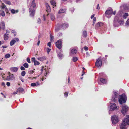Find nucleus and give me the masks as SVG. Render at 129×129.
<instances>
[{"label":"nucleus","mask_w":129,"mask_h":129,"mask_svg":"<svg viewBox=\"0 0 129 129\" xmlns=\"http://www.w3.org/2000/svg\"><path fill=\"white\" fill-rule=\"evenodd\" d=\"M44 68V67L43 66H42V68L41 69V71L42 73V71H43Z\"/></svg>","instance_id":"obj_63"},{"label":"nucleus","mask_w":129,"mask_h":129,"mask_svg":"<svg viewBox=\"0 0 129 129\" xmlns=\"http://www.w3.org/2000/svg\"><path fill=\"white\" fill-rule=\"evenodd\" d=\"M50 3L53 6H56V3L55 1H54V0H51Z\"/></svg>","instance_id":"obj_23"},{"label":"nucleus","mask_w":129,"mask_h":129,"mask_svg":"<svg viewBox=\"0 0 129 129\" xmlns=\"http://www.w3.org/2000/svg\"><path fill=\"white\" fill-rule=\"evenodd\" d=\"M2 7L3 9L6 8V6L3 3H2Z\"/></svg>","instance_id":"obj_40"},{"label":"nucleus","mask_w":129,"mask_h":129,"mask_svg":"<svg viewBox=\"0 0 129 129\" xmlns=\"http://www.w3.org/2000/svg\"><path fill=\"white\" fill-rule=\"evenodd\" d=\"M11 32L14 33V36H16V35L17 34H16V32L15 31V30H12L11 31Z\"/></svg>","instance_id":"obj_41"},{"label":"nucleus","mask_w":129,"mask_h":129,"mask_svg":"<svg viewBox=\"0 0 129 129\" xmlns=\"http://www.w3.org/2000/svg\"><path fill=\"white\" fill-rule=\"evenodd\" d=\"M10 54H6L5 56V57L6 58H8L10 57Z\"/></svg>","instance_id":"obj_35"},{"label":"nucleus","mask_w":129,"mask_h":129,"mask_svg":"<svg viewBox=\"0 0 129 129\" xmlns=\"http://www.w3.org/2000/svg\"><path fill=\"white\" fill-rule=\"evenodd\" d=\"M5 3L6 4H7L9 5H11V3L9 1H7Z\"/></svg>","instance_id":"obj_44"},{"label":"nucleus","mask_w":129,"mask_h":129,"mask_svg":"<svg viewBox=\"0 0 129 129\" xmlns=\"http://www.w3.org/2000/svg\"><path fill=\"white\" fill-rule=\"evenodd\" d=\"M129 15L127 13H125L123 16V17L124 19H126L127 16Z\"/></svg>","instance_id":"obj_29"},{"label":"nucleus","mask_w":129,"mask_h":129,"mask_svg":"<svg viewBox=\"0 0 129 129\" xmlns=\"http://www.w3.org/2000/svg\"><path fill=\"white\" fill-rule=\"evenodd\" d=\"M29 10L30 16L31 17H33L35 13V10L34 9H32L31 8H30Z\"/></svg>","instance_id":"obj_10"},{"label":"nucleus","mask_w":129,"mask_h":129,"mask_svg":"<svg viewBox=\"0 0 129 129\" xmlns=\"http://www.w3.org/2000/svg\"><path fill=\"white\" fill-rule=\"evenodd\" d=\"M97 9H100V8L99 7V4H98L97 5V8H96Z\"/></svg>","instance_id":"obj_64"},{"label":"nucleus","mask_w":129,"mask_h":129,"mask_svg":"<svg viewBox=\"0 0 129 129\" xmlns=\"http://www.w3.org/2000/svg\"><path fill=\"white\" fill-rule=\"evenodd\" d=\"M50 41L51 42H54V37L53 36L50 34Z\"/></svg>","instance_id":"obj_22"},{"label":"nucleus","mask_w":129,"mask_h":129,"mask_svg":"<svg viewBox=\"0 0 129 129\" xmlns=\"http://www.w3.org/2000/svg\"><path fill=\"white\" fill-rule=\"evenodd\" d=\"M6 34H7V35H9V33H10V31H9V30H6Z\"/></svg>","instance_id":"obj_61"},{"label":"nucleus","mask_w":129,"mask_h":129,"mask_svg":"<svg viewBox=\"0 0 129 129\" xmlns=\"http://www.w3.org/2000/svg\"><path fill=\"white\" fill-rule=\"evenodd\" d=\"M127 100V97L124 94H123L120 95V98L119 99V103L122 104L123 103L126 102Z\"/></svg>","instance_id":"obj_2"},{"label":"nucleus","mask_w":129,"mask_h":129,"mask_svg":"<svg viewBox=\"0 0 129 129\" xmlns=\"http://www.w3.org/2000/svg\"><path fill=\"white\" fill-rule=\"evenodd\" d=\"M1 85L2 86H4V87H5V83L4 82H2V83Z\"/></svg>","instance_id":"obj_60"},{"label":"nucleus","mask_w":129,"mask_h":129,"mask_svg":"<svg viewBox=\"0 0 129 129\" xmlns=\"http://www.w3.org/2000/svg\"><path fill=\"white\" fill-rule=\"evenodd\" d=\"M66 10L65 9H60L58 12L59 13H61L65 12Z\"/></svg>","instance_id":"obj_28"},{"label":"nucleus","mask_w":129,"mask_h":129,"mask_svg":"<svg viewBox=\"0 0 129 129\" xmlns=\"http://www.w3.org/2000/svg\"><path fill=\"white\" fill-rule=\"evenodd\" d=\"M51 49L50 48H47V51L48 54L49 53V52H50Z\"/></svg>","instance_id":"obj_47"},{"label":"nucleus","mask_w":129,"mask_h":129,"mask_svg":"<svg viewBox=\"0 0 129 129\" xmlns=\"http://www.w3.org/2000/svg\"><path fill=\"white\" fill-rule=\"evenodd\" d=\"M100 81L103 84H105L107 83L106 80L105 79L101 78L100 79Z\"/></svg>","instance_id":"obj_16"},{"label":"nucleus","mask_w":129,"mask_h":129,"mask_svg":"<svg viewBox=\"0 0 129 129\" xmlns=\"http://www.w3.org/2000/svg\"><path fill=\"white\" fill-rule=\"evenodd\" d=\"M62 41L61 39H60L57 41L56 43V47L59 49L62 48Z\"/></svg>","instance_id":"obj_5"},{"label":"nucleus","mask_w":129,"mask_h":129,"mask_svg":"<svg viewBox=\"0 0 129 129\" xmlns=\"http://www.w3.org/2000/svg\"><path fill=\"white\" fill-rule=\"evenodd\" d=\"M129 108L126 105H124L122 106V109L121 112L123 115H125L128 111Z\"/></svg>","instance_id":"obj_4"},{"label":"nucleus","mask_w":129,"mask_h":129,"mask_svg":"<svg viewBox=\"0 0 129 129\" xmlns=\"http://www.w3.org/2000/svg\"><path fill=\"white\" fill-rule=\"evenodd\" d=\"M36 84L35 83H32L31 84V86H32L34 87L36 86Z\"/></svg>","instance_id":"obj_46"},{"label":"nucleus","mask_w":129,"mask_h":129,"mask_svg":"<svg viewBox=\"0 0 129 129\" xmlns=\"http://www.w3.org/2000/svg\"><path fill=\"white\" fill-rule=\"evenodd\" d=\"M27 61L29 63H30L31 62L30 60V59L28 57L26 59Z\"/></svg>","instance_id":"obj_43"},{"label":"nucleus","mask_w":129,"mask_h":129,"mask_svg":"<svg viewBox=\"0 0 129 129\" xmlns=\"http://www.w3.org/2000/svg\"><path fill=\"white\" fill-rule=\"evenodd\" d=\"M51 19L53 21L55 19V17L54 15H51Z\"/></svg>","instance_id":"obj_37"},{"label":"nucleus","mask_w":129,"mask_h":129,"mask_svg":"<svg viewBox=\"0 0 129 129\" xmlns=\"http://www.w3.org/2000/svg\"><path fill=\"white\" fill-rule=\"evenodd\" d=\"M129 124V115H128L123 120L122 122L120 125V129H126V126Z\"/></svg>","instance_id":"obj_1"},{"label":"nucleus","mask_w":129,"mask_h":129,"mask_svg":"<svg viewBox=\"0 0 129 129\" xmlns=\"http://www.w3.org/2000/svg\"><path fill=\"white\" fill-rule=\"evenodd\" d=\"M38 59L41 61H43L46 59V58L45 57H41L38 58Z\"/></svg>","instance_id":"obj_19"},{"label":"nucleus","mask_w":129,"mask_h":129,"mask_svg":"<svg viewBox=\"0 0 129 129\" xmlns=\"http://www.w3.org/2000/svg\"><path fill=\"white\" fill-rule=\"evenodd\" d=\"M126 24L127 25H129V19H128L126 21Z\"/></svg>","instance_id":"obj_54"},{"label":"nucleus","mask_w":129,"mask_h":129,"mask_svg":"<svg viewBox=\"0 0 129 129\" xmlns=\"http://www.w3.org/2000/svg\"><path fill=\"white\" fill-rule=\"evenodd\" d=\"M15 41V42L16 41H18L19 40V39L18 38H14Z\"/></svg>","instance_id":"obj_55"},{"label":"nucleus","mask_w":129,"mask_h":129,"mask_svg":"<svg viewBox=\"0 0 129 129\" xmlns=\"http://www.w3.org/2000/svg\"><path fill=\"white\" fill-rule=\"evenodd\" d=\"M35 0H33L32 1L31 5V7H32L33 8H34L35 7L36 5L35 3Z\"/></svg>","instance_id":"obj_17"},{"label":"nucleus","mask_w":129,"mask_h":129,"mask_svg":"<svg viewBox=\"0 0 129 129\" xmlns=\"http://www.w3.org/2000/svg\"><path fill=\"white\" fill-rule=\"evenodd\" d=\"M25 74H26L25 72L24 71H23L21 72V75L22 76H24L25 75Z\"/></svg>","instance_id":"obj_34"},{"label":"nucleus","mask_w":129,"mask_h":129,"mask_svg":"<svg viewBox=\"0 0 129 129\" xmlns=\"http://www.w3.org/2000/svg\"><path fill=\"white\" fill-rule=\"evenodd\" d=\"M23 66L25 68H27L28 67L29 65L27 63H26L23 64Z\"/></svg>","instance_id":"obj_32"},{"label":"nucleus","mask_w":129,"mask_h":129,"mask_svg":"<svg viewBox=\"0 0 129 129\" xmlns=\"http://www.w3.org/2000/svg\"><path fill=\"white\" fill-rule=\"evenodd\" d=\"M60 29V26H56L55 28V30L56 32H58Z\"/></svg>","instance_id":"obj_30"},{"label":"nucleus","mask_w":129,"mask_h":129,"mask_svg":"<svg viewBox=\"0 0 129 129\" xmlns=\"http://www.w3.org/2000/svg\"><path fill=\"white\" fill-rule=\"evenodd\" d=\"M8 35L6 33L4 34V40H7L8 39L9 37Z\"/></svg>","instance_id":"obj_21"},{"label":"nucleus","mask_w":129,"mask_h":129,"mask_svg":"<svg viewBox=\"0 0 129 129\" xmlns=\"http://www.w3.org/2000/svg\"><path fill=\"white\" fill-rule=\"evenodd\" d=\"M15 43V41L14 40H12L10 42V45L12 46Z\"/></svg>","instance_id":"obj_26"},{"label":"nucleus","mask_w":129,"mask_h":129,"mask_svg":"<svg viewBox=\"0 0 129 129\" xmlns=\"http://www.w3.org/2000/svg\"><path fill=\"white\" fill-rule=\"evenodd\" d=\"M114 96H113L112 99V101L114 102H115L117 101L118 99V94L116 92H114Z\"/></svg>","instance_id":"obj_8"},{"label":"nucleus","mask_w":129,"mask_h":129,"mask_svg":"<svg viewBox=\"0 0 129 129\" xmlns=\"http://www.w3.org/2000/svg\"><path fill=\"white\" fill-rule=\"evenodd\" d=\"M6 85L8 86H10V83L9 82H7L6 83Z\"/></svg>","instance_id":"obj_56"},{"label":"nucleus","mask_w":129,"mask_h":129,"mask_svg":"<svg viewBox=\"0 0 129 129\" xmlns=\"http://www.w3.org/2000/svg\"><path fill=\"white\" fill-rule=\"evenodd\" d=\"M24 67H23V66H21L20 68L21 70H25V69Z\"/></svg>","instance_id":"obj_48"},{"label":"nucleus","mask_w":129,"mask_h":129,"mask_svg":"<svg viewBox=\"0 0 129 129\" xmlns=\"http://www.w3.org/2000/svg\"><path fill=\"white\" fill-rule=\"evenodd\" d=\"M10 70L12 72H16L18 70V68L16 67H12L10 69Z\"/></svg>","instance_id":"obj_12"},{"label":"nucleus","mask_w":129,"mask_h":129,"mask_svg":"<svg viewBox=\"0 0 129 129\" xmlns=\"http://www.w3.org/2000/svg\"><path fill=\"white\" fill-rule=\"evenodd\" d=\"M0 14L2 16H4L5 15L4 12V11H2L1 13H0Z\"/></svg>","instance_id":"obj_39"},{"label":"nucleus","mask_w":129,"mask_h":129,"mask_svg":"<svg viewBox=\"0 0 129 129\" xmlns=\"http://www.w3.org/2000/svg\"><path fill=\"white\" fill-rule=\"evenodd\" d=\"M47 45L50 47H51V43L50 42H48L47 44Z\"/></svg>","instance_id":"obj_51"},{"label":"nucleus","mask_w":129,"mask_h":129,"mask_svg":"<svg viewBox=\"0 0 129 129\" xmlns=\"http://www.w3.org/2000/svg\"><path fill=\"white\" fill-rule=\"evenodd\" d=\"M96 19V17H94L93 19V23H95Z\"/></svg>","instance_id":"obj_57"},{"label":"nucleus","mask_w":129,"mask_h":129,"mask_svg":"<svg viewBox=\"0 0 129 129\" xmlns=\"http://www.w3.org/2000/svg\"><path fill=\"white\" fill-rule=\"evenodd\" d=\"M45 71L46 72V73L44 75L45 76H46L47 75V74L48 73V72L46 70H45Z\"/></svg>","instance_id":"obj_58"},{"label":"nucleus","mask_w":129,"mask_h":129,"mask_svg":"<svg viewBox=\"0 0 129 129\" xmlns=\"http://www.w3.org/2000/svg\"><path fill=\"white\" fill-rule=\"evenodd\" d=\"M111 118L113 124H116L119 121L118 117L115 115L112 116Z\"/></svg>","instance_id":"obj_3"},{"label":"nucleus","mask_w":129,"mask_h":129,"mask_svg":"<svg viewBox=\"0 0 129 129\" xmlns=\"http://www.w3.org/2000/svg\"><path fill=\"white\" fill-rule=\"evenodd\" d=\"M113 10L111 9L110 10H107L105 13L106 15H110L112 14Z\"/></svg>","instance_id":"obj_13"},{"label":"nucleus","mask_w":129,"mask_h":129,"mask_svg":"<svg viewBox=\"0 0 129 129\" xmlns=\"http://www.w3.org/2000/svg\"><path fill=\"white\" fill-rule=\"evenodd\" d=\"M118 22L120 25H122L124 23V21L122 19H121L118 21Z\"/></svg>","instance_id":"obj_27"},{"label":"nucleus","mask_w":129,"mask_h":129,"mask_svg":"<svg viewBox=\"0 0 129 129\" xmlns=\"http://www.w3.org/2000/svg\"><path fill=\"white\" fill-rule=\"evenodd\" d=\"M36 60H35V57H33L31 58V62H33L34 63L35 61Z\"/></svg>","instance_id":"obj_49"},{"label":"nucleus","mask_w":129,"mask_h":129,"mask_svg":"<svg viewBox=\"0 0 129 129\" xmlns=\"http://www.w3.org/2000/svg\"><path fill=\"white\" fill-rule=\"evenodd\" d=\"M18 92L17 91V90L16 91V92H14L13 93V94H16Z\"/></svg>","instance_id":"obj_62"},{"label":"nucleus","mask_w":129,"mask_h":129,"mask_svg":"<svg viewBox=\"0 0 129 129\" xmlns=\"http://www.w3.org/2000/svg\"><path fill=\"white\" fill-rule=\"evenodd\" d=\"M82 36L84 38H86L87 36V33L86 31L85 30L83 31L82 34Z\"/></svg>","instance_id":"obj_18"},{"label":"nucleus","mask_w":129,"mask_h":129,"mask_svg":"<svg viewBox=\"0 0 129 129\" xmlns=\"http://www.w3.org/2000/svg\"><path fill=\"white\" fill-rule=\"evenodd\" d=\"M78 59L77 57H74L73 58V61L74 62H75Z\"/></svg>","instance_id":"obj_38"},{"label":"nucleus","mask_w":129,"mask_h":129,"mask_svg":"<svg viewBox=\"0 0 129 129\" xmlns=\"http://www.w3.org/2000/svg\"><path fill=\"white\" fill-rule=\"evenodd\" d=\"M84 49L85 51H87L88 50V48L85 46L84 47Z\"/></svg>","instance_id":"obj_52"},{"label":"nucleus","mask_w":129,"mask_h":129,"mask_svg":"<svg viewBox=\"0 0 129 129\" xmlns=\"http://www.w3.org/2000/svg\"><path fill=\"white\" fill-rule=\"evenodd\" d=\"M5 28V23L4 22L2 21L0 23V30L2 29L4 30Z\"/></svg>","instance_id":"obj_11"},{"label":"nucleus","mask_w":129,"mask_h":129,"mask_svg":"<svg viewBox=\"0 0 129 129\" xmlns=\"http://www.w3.org/2000/svg\"><path fill=\"white\" fill-rule=\"evenodd\" d=\"M103 23L101 22H98L97 24V26L98 25H99L100 27H101L103 25Z\"/></svg>","instance_id":"obj_33"},{"label":"nucleus","mask_w":129,"mask_h":129,"mask_svg":"<svg viewBox=\"0 0 129 129\" xmlns=\"http://www.w3.org/2000/svg\"><path fill=\"white\" fill-rule=\"evenodd\" d=\"M117 108L116 104L114 103H112L110 106V110H114Z\"/></svg>","instance_id":"obj_9"},{"label":"nucleus","mask_w":129,"mask_h":129,"mask_svg":"<svg viewBox=\"0 0 129 129\" xmlns=\"http://www.w3.org/2000/svg\"><path fill=\"white\" fill-rule=\"evenodd\" d=\"M71 53L73 54H75L77 53V50L75 49H73L71 50Z\"/></svg>","instance_id":"obj_25"},{"label":"nucleus","mask_w":129,"mask_h":129,"mask_svg":"<svg viewBox=\"0 0 129 129\" xmlns=\"http://www.w3.org/2000/svg\"><path fill=\"white\" fill-rule=\"evenodd\" d=\"M58 56L59 57L61 58L63 56V55L61 52H59L58 53Z\"/></svg>","instance_id":"obj_31"},{"label":"nucleus","mask_w":129,"mask_h":129,"mask_svg":"<svg viewBox=\"0 0 129 129\" xmlns=\"http://www.w3.org/2000/svg\"><path fill=\"white\" fill-rule=\"evenodd\" d=\"M5 10L7 14H8L9 13L8 10L7 8H6Z\"/></svg>","instance_id":"obj_53"},{"label":"nucleus","mask_w":129,"mask_h":129,"mask_svg":"<svg viewBox=\"0 0 129 129\" xmlns=\"http://www.w3.org/2000/svg\"><path fill=\"white\" fill-rule=\"evenodd\" d=\"M41 22V20L40 19V18H38L37 20V22L38 23H40Z\"/></svg>","instance_id":"obj_50"},{"label":"nucleus","mask_w":129,"mask_h":129,"mask_svg":"<svg viewBox=\"0 0 129 129\" xmlns=\"http://www.w3.org/2000/svg\"><path fill=\"white\" fill-rule=\"evenodd\" d=\"M17 91L20 93H22L24 91V89L22 88H19L17 89Z\"/></svg>","instance_id":"obj_20"},{"label":"nucleus","mask_w":129,"mask_h":129,"mask_svg":"<svg viewBox=\"0 0 129 129\" xmlns=\"http://www.w3.org/2000/svg\"><path fill=\"white\" fill-rule=\"evenodd\" d=\"M46 11L47 12H50L51 11L50 7L47 3H46Z\"/></svg>","instance_id":"obj_14"},{"label":"nucleus","mask_w":129,"mask_h":129,"mask_svg":"<svg viewBox=\"0 0 129 129\" xmlns=\"http://www.w3.org/2000/svg\"><path fill=\"white\" fill-rule=\"evenodd\" d=\"M68 24L66 23H63L61 24L60 26L63 28L64 29L68 27Z\"/></svg>","instance_id":"obj_15"},{"label":"nucleus","mask_w":129,"mask_h":129,"mask_svg":"<svg viewBox=\"0 0 129 129\" xmlns=\"http://www.w3.org/2000/svg\"><path fill=\"white\" fill-rule=\"evenodd\" d=\"M96 66L99 67H101L102 65V61L100 58H98L97 60V61L95 63Z\"/></svg>","instance_id":"obj_7"},{"label":"nucleus","mask_w":129,"mask_h":129,"mask_svg":"<svg viewBox=\"0 0 129 129\" xmlns=\"http://www.w3.org/2000/svg\"><path fill=\"white\" fill-rule=\"evenodd\" d=\"M9 75L7 77L6 79L8 80H13L14 78V75L10 72L8 73Z\"/></svg>","instance_id":"obj_6"},{"label":"nucleus","mask_w":129,"mask_h":129,"mask_svg":"<svg viewBox=\"0 0 129 129\" xmlns=\"http://www.w3.org/2000/svg\"><path fill=\"white\" fill-rule=\"evenodd\" d=\"M11 13L13 14H15V13H17L18 12V10H15L14 9H11Z\"/></svg>","instance_id":"obj_24"},{"label":"nucleus","mask_w":129,"mask_h":129,"mask_svg":"<svg viewBox=\"0 0 129 129\" xmlns=\"http://www.w3.org/2000/svg\"><path fill=\"white\" fill-rule=\"evenodd\" d=\"M68 92H64V96L66 97H67L68 96Z\"/></svg>","instance_id":"obj_42"},{"label":"nucleus","mask_w":129,"mask_h":129,"mask_svg":"<svg viewBox=\"0 0 129 129\" xmlns=\"http://www.w3.org/2000/svg\"><path fill=\"white\" fill-rule=\"evenodd\" d=\"M34 64L35 65H38L40 63L37 61L36 60L35 61Z\"/></svg>","instance_id":"obj_36"},{"label":"nucleus","mask_w":129,"mask_h":129,"mask_svg":"<svg viewBox=\"0 0 129 129\" xmlns=\"http://www.w3.org/2000/svg\"><path fill=\"white\" fill-rule=\"evenodd\" d=\"M123 6L124 7V9H128V6H127V5H124Z\"/></svg>","instance_id":"obj_45"},{"label":"nucleus","mask_w":129,"mask_h":129,"mask_svg":"<svg viewBox=\"0 0 129 129\" xmlns=\"http://www.w3.org/2000/svg\"><path fill=\"white\" fill-rule=\"evenodd\" d=\"M100 27L99 25H98L97 26V24H96L95 26V28L96 29H99V28Z\"/></svg>","instance_id":"obj_59"}]
</instances>
